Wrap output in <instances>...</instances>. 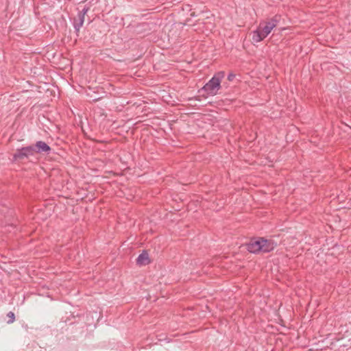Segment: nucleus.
I'll list each match as a JSON object with an SVG mask.
<instances>
[{
    "label": "nucleus",
    "mask_w": 351,
    "mask_h": 351,
    "mask_svg": "<svg viewBox=\"0 0 351 351\" xmlns=\"http://www.w3.org/2000/svg\"><path fill=\"white\" fill-rule=\"evenodd\" d=\"M34 147L36 148V153L38 154H49V152L51 150V147L45 142L43 141H37L34 145Z\"/></svg>",
    "instance_id": "nucleus-6"
},
{
    "label": "nucleus",
    "mask_w": 351,
    "mask_h": 351,
    "mask_svg": "<svg viewBox=\"0 0 351 351\" xmlns=\"http://www.w3.org/2000/svg\"><path fill=\"white\" fill-rule=\"evenodd\" d=\"M236 77V75L232 73H230L228 74V80L230 81V82H232L234 80V78Z\"/></svg>",
    "instance_id": "nucleus-12"
},
{
    "label": "nucleus",
    "mask_w": 351,
    "mask_h": 351,
    "mask_svg": "<svg viewBox=\"0 0 351 351\" xmlns=\"http://www.w3.org/2000/svg\"><path fill=\"white\" fill-rule=\"evenodd\" d=\"M84 22V17L77 14V18L73 19V25L77 33L80 32V28L82 27Z\"/></svg>",
    "instance_id": "nucleus-8"
},
{
    "label": "nucleus",
    "mask_w": 351,
    "mask_h": 351,
    "mask_svg": "<svg viewBox=\"0 0 351 351\" xmlns=\"http://www.w3.org/2000/svg\"><path fill=\"white\" fill-rule=\"evenodd\" d=\"M273 29L267 21L260 23L258 28L252 32V40L256 43L262 41Z\"/></svg>",
    "instance_id": "nucleus-2"
},
{
    "label": "nucleus",
    "mask_w": 351,
    "mask_h": 351,
    "mask_svg": "<svg viewBox=\"0 0 351 351\" xmlns=\"http://www.w3.org/2000/svg\"><path fill=\"white\" fill-rule=\"evenodd\" d=\"M89 10V6H84V8L79 12L78 15L85 17V15L87 14Z\"/></svg>",
    "instance_id": "nucleus-11"
},
{
    "label": "nucleus",
    "mask_w": 351,
    "mask_h": 351,
    "mask_svg": "<svg viewBox=\"0 0 351 351\" xmlns=\"http://www.w3.org/2000/svg\"><path fill=\"white\" fill-rule=\"evenodd\" d=\"M281 19L280 15H275L272 18L269 19L267 22L269 23V25H270L273 28L276 27L278 24L279 23Z\"/></svg>",
    "instance_id": "nucleus-9"
},
{
    "label": "nucleus",
    "mask_w": 351,
    "mask_h": 351,
    "mask_svg": "<svg viewBox=\"0 0 351 351\" xmlns=\"http://www.w3.org/2000/svg\"><path fill=\"white\" fill-rule=\"evenodd\" d=\"M261 238L256 241H251L246 245V248L250 253L256 254L261 252Z\"/></svg>",
    "instance_id": "nucleus-5"
},
{
    "label": "nucleus",
    "mask_w": 351,
    "mask_h": 351,
    "mask_svg": "<svg viewBox=\"0 0 351 351\" xmlns=\"http://www.w3.org/2000/svg\"><path fill=\"white\" fill-rule=\"evenodd\" d=\"M225 76L224 71H219L202 87V90L210 95H215L221 88V81Z\"/></svg>",
    "instance_id": "nucleus-1"
},
{
    "label": "nucleus",
    "mask_w": 351,
    "mask_h": 351,
    "mask_svg": "<svg viewBox=\"0 0 351 351\" xmlns=\"http://www.w3.org/2000/svg\"><path fill=\"white\" fill-rule=\"evenodd\" d=\"M261 252L265 253L271 252L276 247V243L274 241L265 239L263 237H261Z\"/></svg>",
    "instance_id": "nucleus-4"
},
{
    "label": "nucleus",
    "mask_w": 351,
    "mask_h": 351,
    "mask_svg": "<svg viewBox=\"0 0 351 351\" xmlns=\"http://www.w3.org/2000/svg\"><path fill=\"white\" fill-rule=\"evenodd\" d=\"M36 154V148L34 145L23 147L21 149H16L13 155L14 160H23L28 159L29 156H32Z\"/></svg>",
    "instance_id": "nucleus-3"
},
{
    "label": "nucleus",
    "mask_w": 351,
    "mask_h": 351,
    "mask_svg": "<svg viewBox=\"0 0 351 351\" xmlns=\"http://www.w3.org/2000/svg\"><path fill=\"white\" fill-rule=\"evenodd\" d=\"M7 316L9 317V319L7 321V323L8 324H12L14 322L15 320V315H14V313L12 311H10L8 314H7Z\"/></svg>",
    "instance_id": "nucleus-10"
},
{
    "label": "nucleus",
    "mask_w": 351,
    "mask_h": 351,
    "mask_svg": "<svg viewBox=\"0 0 351 351\" xmlns=\"http://www.w3.org/2000/svg\"><path fill=\"white\" fill-rule=\"evenodd\" d=\"M150 263L149 254L146 251H143L137 258L136 263L138 265H146Z\"/></svg>",
    "instance_id": "nucleus-7"
}]
</instances>
